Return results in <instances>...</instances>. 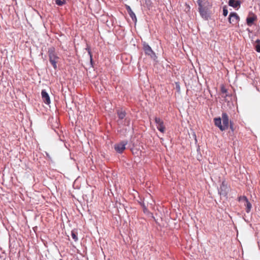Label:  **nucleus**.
I'll return each instance as SVG.
<instances>
[{
    "label": "nucleus",
    "mask_w": 260,
    "mask_h": 260,
    "mask_svg": "<svg viewBox=\"0 0 260 260\" xmlns=\"http://www.w3.org/2000/svg\"><path fill=\"white\" fill-rule=\"evenodd\" d=\"M240 20L239 16L236 13L231 12L230 14L229 17V21L230 23L233 24H237Z\"/></svg>",
    "instance_id": "nucleus-7"
},
{
    "label": "nucleus",
    "mask_w": 260,
    "mask_h": 260,
    "mask_svg": "<svg viewBox=\"0 0 260 260\" xmlns=\"http://www.w3.org/2000/svg\"><path fill=\"white\" fill-rule=\"evenodd\" d=\"M88 54L89 55V56H90V64L92 66V64H93V59H92V54H91V51H90L89 49H88Z\"/></svg>",
    "instance_id": "nucleus-21"
},
{
    "label": "nucleus",
    "mask_w": 260,
    "mask_h": 260,
    "mask_svg": "<svg viewBox=\"0 0 260 260\" xmlns=\"http://www.w3.org/2000/svg\"><path fill=\"white\" fill-rule=\"evenodd\" d=\"M214 123L215 125L218 127L221 131H224V128H223L222 124H221V118L220 117H217L214 118Z\"/></svg>",
    "instance_id": "nucleus-14"
},
{
    "label": "nucleus",
    "mask_w": 260,
    "mask_h": 260,
    "mask_svg": "<svg viewBox=\"0 0 260 260\" xmlns=\"http://www.w3.org/2000/svg\"><path fill=\"white\" fill-rule=\"evenodd\" d=\"M150 205L152 206L153 205V203H150Z\"/></svg>",
    "instance_id": "nucleus-26"
},
{
    "label": "nucleus",
    "mask_w": 260,
    "mask_h": 260,
    "mask_svg": "<svg viewBox=\"0 0 260 260\" xmlns=\"http://www.w3.org/2000/svg\"><path fill=\"white\" fill-rule=\"evenodd\" d=\"M127 144L126 141H123L119 143L116 144L114 146V148L116 152L121 153L125 149V146Z\"/></svg>",
    "instance_id": "nucleus-6"
},
{
    "label": "nucleus",
    "mask_w": 260,
    "mask_h": 260,
    "mask_svg": "<svg viewBox=\"0 0 260 260\" xmlns=\"http://www.w3.org/2000/svg\"><path fill=\"white\" fill-rule=\"evenodd\" d=\"M226 91H227L226 89H225L224 88L222 87V88H221V92H222V93H225V92H226Z\"/></svg>",
    "instance_id": "nucleus-23"
},
{
    "label": "nucleus",
    "mask_w": 260,
    "mask_h": 260,
    "mask_svg": "<svg viewBox=\"0 0 260 260\" xmlns=\"http://www.w3.org/2000/svg\"><path fill=\"white\" fill-rule=\"evenodd\" d=\"M41 95L45 104L48 105L50 103V99L49 95L45 89L42 90Z\"/></svg>",
    "instance_id": "nucleus-11"
},
{
    "label": "nucleus",
    "mask_w": 260,
    "mask_h": 260,
    "mask_svg": "<svg viewBox=\"0 0 260 260\" xmlns=\"http://www.w3.org/2000/svg\"><path fill=\"white\" fill-rule=\"evenodd\" d=\"M221 120H222V126L224 131L227 129L229 127V119L228 115L226 113H222Z\"/></svg>",
    "instance_id": "nucleus-8"
},
{
    "label": "nucleus",
    "mask_w": 260,
    "mask_h": 260,
    "mask_svg": "<svg viewBox=\"0 0 260 260\" xmlns=\"http://www.w3.org/2000/svg\"><path fill=\"white\" fill-rule=\"evenodd\" d=\"M125 8L127 11V13H128L129 16L131 17V18H132L133 21L135 22H136V21H137L136 16L135 14L134 13V12L132 11L130 6H128V5H125Z\"/></svg>",
    "instance_id": "nucleus-12"
},
{
    "label": "nucleus",
    "mask_w": 260,
    "mask_h": 260,
    "mask_svg": "<svg viewBox=\"0 0 260 260\" xmlns=\"http://www.w3.org/2000/svg\"><path fill=\"white\" fill-rule=\"evenodd\" d=\"M71 236H72V238L74 239V240L75 241H78V237H77V235L76 233L75 232L72 231V232H71Z\"/></svg>",
    "instance_id": "nucleus-18"
},
{
    "label": "nucleus",
    "mask_w": 260,
    "mask_h": 260,
    "mask_svg": "<svg viewBox=\"0 0 260 260\" xmlns=\"http://www.w3.org/2000/svg\"><path fill=\"white\" fill-rule=\"evenodd\" d=\"M131 123V119L129 118L126 117L124 120H123V124L121 125L129 126Z\"/></svg>",
    "instance_id": "nucleus-17"
},
{
    "label": "nucleus",
    "mask_w": 260,
    "mask_h": 260,
    "mask_svg": "<svg viewBox=\"0 0 260 260\" xmlns=\"http://www.w3.org/2000/svg\"><path fill=\"white\" fill-rule=\"evenodd\" d=\"M117 114L118 116V120H117L118 124L120 125V124H123V120L126 118L125 111L121 109H119L117 110Z\"/></svg>",
    "instance_id": "nucleus-10"
},
{
    "label": "nucleus",
    "mask_w": 260,
    "mask_h": 260,
    "mask_svg": "<svg viewBox=\"0 0 260 260\" xmlns=\"http://www.w3.org/2000/svg\"><path fill=\"white\" fill-rule=\"evenodd\" d=\"M230 128L232 129V131H233V125L232 124V123L231 122L230 123Z\"/></svg>",
    "instance_id": "nucleus-25"
},
{
    "label": "nucleus",
    "mask_w": 260,
    "mask_h": 260,
    "mask_svg": "<svg viewBox=\"0 0 260 260\" xmlns=\"http://www.w3.org/2000/svg\"><path fill=\"white\" fill-rule=\"evenodd\" d=\"M198 11L202 18L208 20L210 17V11L212 4L207 0H198Z\"/></svg>",
    "instance_id": "nucleus-1"
},
{
    "label": "nucleus",
    "mask_w": 260,
    "mask_h": 260,
    "mask_svg": "<svg viewBox=\"0 0 260 260\" xmlns=\"http://www.w3.org/2000/svg\"><path fill=\"white\" fill-rule=\"evenodd\" d=\"M241 2L240 0H229V5L234 8L240 7Z\"/></svg>",
    "instance_id": "nucleus-13"
},
{
    "label": "nucleus",
    "mask_w": 260,
    "mask_h": 260,
    "mask_svg": "<svg viewBox=\"0 0 260 260\" xmlns=\"http://www.w3.org/2000/svg\"><path fill=\"white\" fill-rule=\"evenodd\" d=\"M238 201L244 203V205L246 207L245 211L246 213H249L252 208V205L247 197L245 196H240L238 197Z\"/></svg>",
    "instance_id": "nucleus-3"
},
{
    "label": "nucleus",
    "mask_w": 260,
    "mask_h": 260,
    "mask_svg": "<svg viewBox=\"0 0 260 260\" xmlns=\"http://www.w3.org/2000/svg\"><path fill=\"white\" fill-rule=\"evenodd\" d=\"M141 205H142V206L143 207L144 213H145V214H149L150 212L148 211V210L147 207L146 206V205H145V204L143 203Z\"/></svg>",
    "instance_id": "nucleus-20"
},
{
    "label": "nucleus",
    "mask_w": 260,
    "mask_h": 260,
    "mask_svg": "<svg viewBox=\"0 0 260 260\" xmlns=\"http://www.w3.org/2000/svg\"><path fill=\"white\" fill-rule=\"evenodd\" d=\"M48 55L49 57V60L51 64L52 65L54 69H57V63L59 59L55 52V49L54 47H51L48 48Z\"/></svg>",
    "instance_id": "nucleus-2"
},
{
    "label": "nucleus",
    "mask_w": 260,
    "mask_h": 260,
    "mask_svg": "<svg viewBox=\"0 0 260 260\" xmlns=\"http://www.w3.org/2000/svg\"><path fill=\"white\" fill-rule=\"evenodd\" d=\"M155 122L156 124L157 128L158 130L161 133H164L165 127L164 125V122L162 120L158 117H155Z\"/></svg>",
    "instance_id": "nucleus-9"
},
{
    "label": "nucleus",
    "mask_w": 260,
    "mask_h": 260,
    "mask_svg": "<svg viewBox=\"0 0 260 260\" xmlns=\"http://www.w3.org/2000/svg\"><path fill=\"white\" fill-rule=\"evenodd\" d=\"M255 50L257 52H260V40L259 39H257L256 41V45L255 46Z\"/></svg>",
    "instance_id": "nucleus-16"
},
{
    "label": "nucleus",
    "mask_w": 260,
    "mask_h": 260,
    "mask_svg": "<svg viewBox=\"0 0 260 260\" xmlns=\"http://www.w3.org/2000/svg\"><path fill=\"white\" fill-rule=\"evenodd\" d=\"M256 18L254 17H249L246 19V22L248 26H251Z\"/></svg>",
    "instance_id": "nucleus-15"
},
{
    "label": "nucleus",
    "mask_w": 260,
    "mask_h": 260,
    "mask_svg": "<svg viewBox=\"0 0 260 260\" xmlns=\"http://www.w3.org/2000/svg\"><path fill=\"white\" fill-rule=\"evenodd\" d=\"M143 49L146 54L150 56V57L155 60L157 57L155 52L152 50L151 47L147 44H144Z\"/></svg>",
    "instance_id": "nucleus-4"
},
{
    "label": "nucleus",
    "mask_w": 260,
    "mask_h": 260,
    "mask_svg": "<svg viewBox=\"0 0 260 260\" xmlns=\"http://www.w3.org/2000/svg\"><path fill=\"white\" fill-rule=\"evenodd\" d=\"M218 193L220 196L225 197L227 195L228 192L229 191V188L226 183L224 181L222 182V183L220 185V187L218 189Z\"/></svg>",
    "instance_id": "nucleus-5"
},
{
    "label": "nucleus",
    "mask_w": 260,
    "mask_h": 260,
    "mask_svg": "<svg viewBox=\"0 0 260 260\" xmlns=\"http://www.w3.org/2000/svg\"><path fill=\"white\" fill-rule=\"evenodd\" d=\"M228 14V9L226 8L225 7H224L223 9V15L224 16H226Z\"/></svg>",
    "instance_id": "nucleus-22"
},
{
    "label": "nucleus",
    "mask_w": 260,
    "mask_h": 260,
    "mask_svg": "<svg viewBox=\"0 0 260 260\" xmlns=\"http://www.w3.org/2000/svg\"><path fill=\"white\" fill-rule=\"evenodd\" d=\"M176 88L178 89V90H180V86L178 84L176 83Z\"/></svg>",
    "instance_id": "nucleus-24"
},
{
    "label": "nucleus",
    "mask_w": 260,
    "mask_h": 260,
    "mask_svg": "<svg viewBox=\"0 0 260 260\" xmlns=\"http://www.w3.org/2000/svg\"><path fill=\"white\" fill-rule=\"evenodd\" d=\"M66 3L65 1H61V0H56L55 1V4L59 6H61L63 5H64Z\"/></svg>",
    "instance_id": "nucleus-19"
}]
</instances>
